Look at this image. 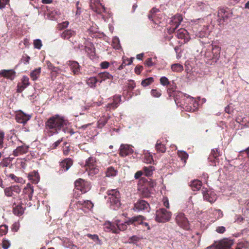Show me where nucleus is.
I'll return each instance as SVG.
<instances>
[{
    "instance_id": "nucleus-1",
    "label": "nucleus",
    "mask_w": 249,
    "mask_h": 249,
    "mask_svg": "<svg viewBox=\"0 0 249 249\" xmlns=\"http://www.w3.org/2000/svg\"><path fill=\"white\" fill-rule=\"evenodd\" d=\"M68 120L58 114L50 117L45 123V129L48 136L58 134L62 130L64 133H69L71 135L75 132L70 127Z\"/></svg>"
},
{
    "instance_id": "nucleus-2",
    "label": "nucleus",
    "mask_w": 249,
    "mask_h": 249,
    "mask_svg": "<svg viewBox=\"0 0 249 249\" xmlns=\"http://www.w3.org/2000/svg\"><path fill=\"white\" fill-rule=\"evenodd\" d=\"M107 203L109 208L112 210H118L122 205L121 195L117 189H112L107 192V196H105Z\"/></svg>"
},
{
    "instance_id": "nucleus-3",
    "label": "nucleus",
    "mask_w": 249,
    "mask_h": 249,
    "mask_svg": "<svg viewBox=\"0 0 249 249\" xmlns=\"http://www.w3.org/2000/svg\"><path fill=\"white\" fill-rule=\"evenodd\" d=\"M61 37L64 39L69 40L72 45L73 48L75 51H77L79 49H82V48H84L85 52H89L91 51V49L89 47L84 46L81 44H77L76 34L75 31L72 30H66L61 34Z\"/></svg>"
},
{
    "instance_id": "nucleus-4",
    "label": "nucleus",
    "mask_w": 249,
    "mask_h": 249,
    "mask_svg": "<svg viewBox=\"0 0 249 249\" xmlns=\"http://www.w3.org/2000/svg\"><path fill=\"white\" fill-rule=\"evenodd\" d=\"M212 52L208 51L205 53V57L208 61L212 62H207L210 65L216 63L220 57L221 48L217 45L212 44Z\"/></svg>"
},
{
    "instance_id": "nucleus-5",
    "label": "nucleus",
    "mask_w": 249,
    "mask_h": 249,
    "mask_svg": "<svg viewBox=\"0 0 249 249\" xmlns=\"http://www.w3.org/2000/svg\"><path fill=\"white\" fill-rule=\"evenodd\" d=\"M183 18L181 15L176 14L173 17L169 22L167 28L168 33L170 35L175 32V30L179 26L181 22L182 21Z\"/></svg>"
},
{
    "instance_id": "nucleus-6",
    "label": "nucleus",
    "mask_w": 249,
    "mask_h": 249,
    "mask_svg": "<svg viewBox=\"0 0 249 249\" xmlns=\"http://www.w3.org/2000/svg\"><path fill=\"white\" fill-rule=\"evenodd\" d=\"M171 216L172 213L170 212L164 208H160L156 212L155 220L158 222L164 223L168 221Z\"/></svg>"
},
{
    "instance_id": "nucleus-7",
    "label": "nucleus",
    "mask_w": 249,
    "mask_h": 249,
    "mask_svg": "<svg viewBox=\"0 0 249 249\" xmlns=\"http://www.w3.org/2000/svg\"><path fill=\"white\" fill-rule=\"evenodd\" d=\"M174 100L177 106L180 107L183 109H186L187 101L186 99L188 96L180 91H176L174 93Z\"/></svg>"
},
{
    "instance_id": "nucleus-8",
    "label": "nucleus",
    "mask_w": 249,
    "mask_h": 249,
    "mask_svg": "<svg viewBox=\"0 0 249 249\" xmlns=\"http://www.w3.org/2000/svg\"><path fill=\"white\" fill-rule=\"evenodd\" d=\"M133 210L137 212H148L150 210L149 204L144 200L141 199H138L134 204Z\"/></svg>"
},
{
    "instance_id": "nucleus-9",
    "label": "nucleus",
    "mask_w": 249,
    "mask_h": 249,
    "mask_svg": "<svg viewBox=\"0 0 249 249\" xmlns=\"http://www.w3.org/2000/svg\"><path fill=\"white\" fill-rule=\"evenodd\" d=\"M91 9L97 14L100 15L102 16V18L106 20L104 16L102 15L103 12H106V8L104 5L100 3V1L98 0L96 1L94 3H91L90 4Z\"/></svg>"
},
{
    "instance_id": "nucleus-10",
    "label": "nucleus",
    "mask_w": 249,
    "mask_h": 249,
    "mask_svg": "<svg viewBox=\"0 0 249 249\" xmlns=\"http://www.w3.org/2000/svg\"><path fill=\"white\" fill-rule=\"evenodd\" d=\"M187 101V106H186V111L194 112L195 111L198 106V103L194 99L193 97H192L188 95V98L186 99Z\"/></svg>"
},
{
    "instance_id": "nucleus-11",
    "label": "nucleus",
    "mask_w": 249,
    "mask_h": 249,
    "mask_svg": "<svg viewBox=\"0 0 249 249\" xmlns=\"http://www.w3.org/2000/svg\"><path fill=\"white\" fill-rule=\"evenodd\" d=\"M217 15L218 18V20L219 22L221 21L225 22L231 17L232 13L230 10L220 8L218 10Z\"/></svg>"
},
{
    "instance_id": "nucleus-12",
    "label": "nucleus",
    "mask_w": 249,
    "mask_h": 249,
    "mask_svg": "<svg viewBox=\"0 0 249 249\" xmlns=\"http://www.w3.org/2000/svg\"><path fill=\"white\" fill-rule=\"evenodd\" d=\"M176 221L178 224L185 229L188 228V221L186 217H185L184 213H180L178 214L176 217Z\"/></svg>"
},
{
    "instance_id": "nucleus-13",
    "label": "nucleus",
    "mask_w": 249,
    "mask_h": 249,
    "mask_svg": "<svg viewBox=\"0 0 249 249\" xmlns=\"http://www.w3.org/2000/svg\"><path fill=\"white\" fill-rule=\"evenodd\" d=\"M202 194L204 200L212 203L215 202L217 197L215 194L211 191H208L206 189L202 188Z\"/></svg>"
},
{
    "instance_id": "nucleus-14",
    "label": "nucleus",
    "mask_w": 249,
    "mask_h": 249,
    "mask_svg": "<svg viewBox=\"0 0 249 249\" xmlns=\"http://www.w3.org/2000/svg\"><path fill=\"white\" fill-rule=\"evenodd\" d=\"M95 158L92 157L89 158L86 161V166L87 170L88 168L89 169L90 174H96L98 172V169L94 167L95 165Z\"/></svg>"
},
{
    "instance_id": "nucleus-15",
    "label": "nucleus",
    "mask_w": 249,
    "mask_h": 249,
    "mask_svg": "<svg viewBox=\"0 0 249 249\" xmlns=\"http://www.w3.org/2000/svg\"><path fill=\"white\" fill-rule=\"evenodd\" d=\"M176 34V36L178 39L183 40L184 43L188 42L190 39V36L189 34V33L185 29H179L178 30Z\"/></svg>"
},
{
    "instance_id": "nucleus-16",
    "label": "nucleus",
    "mask_w": 249,
    "mask_h": 249,
    "mask_svg": "<svg viewBox=\"0 0 249 249\" xmlns=\"http://www.w3.org/2000/svg\"><path fill=\"white\" fill-rule=\"evenodd\" d=\"M31 116L22 111L18 112L16 115V120L18 123L25 124L31 119Z\"/></svg>"
},
{
    "instance_id": "nucleus-17",
    "label": "nucleus",
    "mask_w": 249,
    "mask_h": 249,
    "mask_svg": "<svg viewBox=\"0 0 249 249\" xmlns=\"http://www.w3.org/2000/svg\"><path fill=\"white\" fill-rule=\"evenodd\" d=\"M133 152V150L130 145L122 144L120 147L119 155L121 157H125Z\"/></svg>"
},
{
    "instance_id": "nucleus-18",
    "label": "nucleus",
    "mask_w": 249,
    "mask_h": 249,
    "mask_svg": "<svg viewBox=\"0 0 249 249\" xmlns=\"http://www.w3.org/2000/svg\"><path fill=\"white\" fill-rule=\"evenodd\" d=\"M233 244V241L231 240L224 239L217 245L216 249H233L231 248Z\"/></svg>"
},
{
    "instance_id": "nucleus-19",
    "label": "nucleus",
    "mask_w": 249,
    "mask_h": 249,
    "mask_svg": "<svg viewBox=\"0 0 249 249\" xmlns=\"http://www.w3.org/2000/svg\"><path fill=\"white\" fill-rule=\"evenodd\" d=\"M33 193V186L30 183H28L23 190L24 198L31 200L32 198Z\"/></svg>"
},
{
    "instance_id": "nucleus-20",
    "label": "nucleus",
    "mask_w": 249,
    "mask_h": 249,
    "mask_svg": "<svg viewBox=\"0 0 249 249\" xmlns=\"http://www.w3.org/2000/svg\"><path fill=\"white\" fill-rule=\"evenodd\" d=\"M68 65L74 75H78L80 73L81 66L77 61H69Z\"/></svg>"
},
{
    "instance_id": "nucleus-21",
    "label": "nucleus",
    "mask_w": 249,
    "mask_h": 249,
    "mask_svg": "<svg viewBox=\"0 0 249 249\" xmlns=\"http://www.w3.org/2000/svg\"><path fill=\"white\" fill-rule=\"evenodd\" d=\"M72 164V160L69 158L66 159L60 163L61 169L59 171L60 173H62L69 170Z\"/></svg>"
},
{
    "instance_id": "nucleus-22",
    "label": "nucleus",
    "mask_w": 249,
    "mask_h": 249,
    "mask_svg": "<svg viewBox=\"0 0 249 249\" xmlns=\"http://www.w3.org/2000/svg\"><path fill=\"white\" fill-rule=\"evenodd\" d=\"M0 76L12 80L16 76V72L13 70H2L0 71Z\"/></svg>"
},
{
    "instance_id": "nucleus-23",
    "label": "nucleus",
    "mask_w": 249,
    "mask_h": 249,
    "mask_svg": "<svg viewBox=\"0 0 249 249\" xmlns=\"http://www.w3.org/2000/svg\"><path fill=\"white\" fill-rule=\"evenodd\" d=\"M29 148V147L25 144L18 146L13 151V154L14 156L17 157L26 154L28 152Z\"/></svg>"
},
{
    "instance_id": "nucleus-24",
    "label": "nucleus",
    "mask_w": 249,
    "mask_h": 249,
    "mask_svg": "<svg viewBox=\"0 0 249 249\" xmlns=\"http://www.w3.org/2000/svg\"><path fill=\"white\" fill-rule=\"evenodd\" d=\"M121 101V95H116L113 96V102L108 103L107 105V108L109 109H114L119 106V103Z\"/></svg>"
},
{
    "instance_id": "nucleus-25",
    "label": "nucleus",
    "mask_w": 249,
    "mask_h": 249,
    "mask_svg": "<svg viewBox=\"0 0 249 249\" xmlns=\"http://www.w3.org/2000/svg\"><path fill=\"white\" fill-rule=\"evenodd\" d=\"M220 155V152L218 151V149H213L211 151V155L208 158V160L212 162L213 163H214V165H216V162H218V157Z\"/></svg>"
},
{
    "instance_id": "nucleus-26",
    "label": "nucleus",
    "mask_w": 249,
    "mask_h": 249,
    "mask_svg": "<svg viewBox=\"0 0 249 249\" xmlns=\"http://www.w3.org/2000/svg\"><path fill=\"white\" fill-rule=\"evenodd\" d=\"M97 76V78L98 79L99 83H101L103 81H105L107 79H113V76L111 74H109L108 72L106 71L98 73Z\"/></svg>"
},
{
    "instance_id": "nucleus-27",
    "label": "nucleus",
    "mask_w": 249,
    "mask_h": 249,
    "mask_svg": "<svg viewBox=\"0 0 249 249\" xmlns=\"http://www.w3.org/2000/svg\"><path fill=\"white\" fill-rule=\"evenodd\" d=\"M104 230L106 231H112L113 233H117L115 221L113 223L107 222L104 224Z\"/></svg>"
},
{
    "instance_id": "nucleus-28",
    "label": "nucleus",
    "mask_w": 249,
    "mask_h": 249,
    "mask_svg": "<svg viewBox=\"0 0 249 249\" xmlns=\"http://www.w3.org/2000/svg\"><path fill=\"white\" fill-rule=\"evenodd\" d=\"M29 179L34 184H36L39 180V176L37 171H34L29 174L28 176Z\"/></svg>"
},
{
    "instance_id": "nucleus-29",
    "label": "nucleus",
    "mask_w": 249,
    "mask_h": 249,
    "mask_svg": "<svg viewBox=\"0 0 249 249\" xmlns=\"http://www.w3.org/2000/svg\"><path fill=\"white\" fill-rule=\"evenodd\" d=\"M115 224L116 225L117 233H119L120 231H124L127 229V222L121 223L120 220L117 219L115 220Z\"/></svg>"
},
{
    "instance_id": "nucleus-30",
    "label": "nucleus",
    "mask_w": 249,
    "mask_h": 249,
    "mask_svg": "<svg viewBox=\"0 0 249 249\" xmlns=\"http://www.w3.org/2000/svg\"><path fill=\"white\" fill-rule=\"evenodd\" d=\"M110 118L109 115H104L101 117L97 122V127L99 128H103L107 123L108 119Z\"/></svg>"
},
{
    "instance_id": "nucleus-31",
    "label": "nucleus",
    "mask_w": 249,
    "mask_h": 249,
    "mask_svg": "<svg viewBox=\"0 0 249 249\" xmlns=\"http://www.w3.org/2000/svg\"><path fill=\"white\" fill-rule=\"evenodd\" d=\"M97 83H99V80L97 76L95 77H91L86 80L87 84L92 88L96 87Z\"/></svg>"
},
{
    "instance_id": "nucleus-32",
    "label": "nucleus",
    "mask_w": 249,
    "mask_h": 249,
    "mask_svg": "<svg viewBox=\"0 0 249 249\" xmlns=\"http://www.w3.org/2000/svg\"><path fill=\"white\" fill-rule=\"evenodd\" d=\"M190 186L194 191H198L202 186V182L199 180H194L191 182Z\"/></svg>"
},
{
    "instance_id": "nucleus-33",
    "label": "nucleus",
    "mask_w": 249,
    "mask_h": 249,
    "mask_svg": "<svg viewBox=\"0 0 249 249\" xmlns=\"http://www.w3.org/2000/svg\"><path fill=\"white\" fill-rule=\"evenodd\" d=\"M41 73V68H36L30 72V77L33 81L36 80L39 77Z\"/></svg>"
},
{
    "instance_id": "nucleus-34",
    "label": "nucleus",
    "mask_w": 249,
    "mask_h": 249,
    "mask_svg": "<svg viewBox=\"0 0 249 249\" xmlns=\"http://www.w3.org/2000/svg\"><path fill=\"white\" fill-rule=\"evenodd\" d=\"M86 236L92 239L94 242H95V244L97 245H102L103 244V242L99 238L98 235L97 234H91L90 233H88Z\"/></svg>"
},
{
    "instance_id": "nucleus-35",
    "label": "nucleus",
    "mask_w": 249,
    "mask_h": 249,
    "mask_svg": "<svg viewBox=\"0 0 249 249\" xmlns=\"http://www.w3.org/2000/svg\"><path fill=\"white\" fill-rule=\"evenodd\" d=\"M24 209L20 205H18L13 209V212L15 215L21 216L24 213Z\"/></svg>"
},
{
    "instance_id": "nucleus-36",
    "label": "nucleus",
    "mask_w": 249,
    "mask_h": 249,
    "mask_svg": "<svg viewBox=\"0 0 249 249\" xmlns=\"http://www.w3.org/2000/svg\"><path fill=\"white\" fill-rule=\"evenodd\" d=\"M118 173V171L112 166H110L107 168L106 172V176L107 177H115Z\"/></svg>"
},
{
    "instance_id": "nucleus-37",
    "label": "nucleus",
    "mask_w": 249,
    "mask_h": 249,
    "mask_svg": "<svg viewBox=\"0 0 249 249\" xmlns=\"http://www.w3.org/2000/svg\"><path fill=\"white\" fill-rule=\"evenodd\" d=\"M157 151L159 152L164 153L166 151V147L160 140H158L155 145Z\"/></svg>"
},
{
    "instance_id": "nucleus-38",
    "label": "nucleus",
    "mask_w": 249,
    "mask_h": 249,
    "mask_svg": "<svg viewBox=\"0 0 249 249\" xmlns=\"http://www.w3.org/2000/svg\"><path fill=\"white\" fill-rule=\"evenodd\" d=\"M209 35V31L206 27H204L198 33H197L196 36L199 38H203L208 37Z\"/></svg>"
},
{
    "instance_id": "nucleus-39",
    "label": "nucleus",
    "mask_w": 249,
    "mask_h": 249,
    "mask_svg": "<svg viewBox=\"0 0 249 249\" xmlns=\"http://www.w3.org/2000/svg\"><path fill=\"white\" fill-rule=\"evenodd\" d=\"M143 216L139 215L137 216H134L127 221V225L136 224V222H141L143 220Z\"/></svg>"
},
{
    "instance_id": "nucleus-40",
    "label": "nucleus",
    "mask_w": 249,
    "mask_h": 249,
    "mask_svg": "<svg viewBox=\"0 0 249 249\" xmlns=\"http://www.w3.org/2000/svg\"><path fill=\"white\" fill-rule=\"evenodd\" d=\"M78 203L89 210H90L93 207V203L90 201L88 200L79 201Z\"/></svg>"
},
{
    "instance_id": "nucleus-41",
    "label": "nucleus",
    "mask_w": 249,
    "mask_h": 249,
    "mask_svg": "<svg viewBox=\"0 0 249 249\" xmlns=\"http://www.w3.org/2000/svg\"><path fill=\"white\" fill-rule=\"evenodd\" d=\"M197 9L199 11H204L208 8V4L207 2L198 1L196 3Z\"/></svg>"
},
{
    "instance_id": "nucleus-42",
    "label": "nucleus",
    "mask_w": 249,
    "mask_h": 249,
    "mask_svg": "<svg viewBox=\"0 0 249 249\" xmlns=\"http://www.w3.org/2000/svg\"><path fill=\"white\" fill-rule=\"evenodd\" d=\"M113 47L117 50L121 49V46L120 43V40L117 36H114L112 38V44Z\"/></svg>"
},
{
    "instance_id": "nucleus-43",
    "label": "nucleus",
    "mask_w": 249,
    "mask_h": 249,
    "mask_svg": "<svg viewBox=\"0 0 249 249\" xmlns=\"http://www.w3.org/2000/svg\"><path fill=\"white\" fill-rule=\"evenodd\" d=\"M171 69L173 71L175 72H181L183 71V67L181 64L176 63L171 65Z\"/></svg>"
},
{
    "instance_id": "nucleus-44",
    "label": "nucleus",
    "mask_w": 249,
    "mask_h": 249,
    "mask_svg": "<svg viewBox=\"0 0 249 249\" xmlns=\"http://www.w3.org/2000/svg\"><path fill=\"white\" fill-rule=\"evenodd\" d=\"M154 170V167L149 165L148 167H144L143 170L144 172L145 175L147 177L150 176L152 174V172Z\"/></svg>"
},
{
    "instance_id": "nucleus-45",
    "label": "nucleus",
    "mask_w": 249,
    "mask_h": 249,
    "mask_svg": "<svg viewBox=\"0 0 249 249\" xmlns=\"http://www.w3.org/2000/svg\"><path fill=\"white\" fill-rule=\"evenodd\" d=\"M153 82H154L153 78L150 77H149L143 80L142 81L141 84L143 87H145L146 86H149L151 84H152Z\"/></svg>"
},
{
    "instance_id": "nucleus-46",
    "label": "nucleus",
    "mask_w": 249,
    "mask_h": 249,
    "mask_svg": "<svg viewBox=\"0 0 249 249\" xmlns=\"http://www.w3.org/2000/svg\"><path fill=\"white\" fill-rule=\"evenodd\" d=\"M22 85L21 87V90L24 89L29 85V78L27 76H23L22 79Z\"/></svg>"
},
{
    "instance_id": "nucleus-47",
    "label": "nucleus",
    "mask_w": 249,
    "mask_h": 249,
    "mask_svg": "<svg viewBox=\"0 0 249 249\" xmlns=\"http://www.w3.org/2000/svg\"><path fill=\"white\" fill-rule=\"evenodd\" d=\"M141 194L143 197L147 198L150 196V193L147 188L143 187L141 191Z\"/></svg>"
},
{
    "instance_id": "nucleus-48",
    "label": "nucleus",
    "mask_w": 249,
    "mask_h": 249,
    "mask_svg": "<svg viewBox=\"0 0 249 249\" xmlns=\"http://www.w3.org/2000/svg\"><path fill=\"white\" fill-rule=\"evenodd\" d=\"M84 180L81 178H79L78 179L76 180L74 182L76 188L77 189L82 191V188L84 185Z\"/></svg>"
},
{
    "instance_id": "nucleus-49",
    "label": "nucleus",
    "mask_w": 249,
    "mask_h": 249,
    "mask_svg": "<svg viewBox=\"0 0 249 249\" xmlns=\"http://www.w3.org/2000/svg\"><path fill=\"white\" fill-rule=\"evenodd\" d=\"M159 9L156 8H153L150 10V14L148 15V18L150 20L154 21V18H155V14H156L158 12H159Z\"/></svg>"
},
{
    "instance_id": "nucleus-50",
    "label": "nucleus",
    "mask_w": 249,
    "mask_h": 249,
    "mask_svg": "<svg viewBox=\"0 0 249 249\" xmlns=\"http://www.w3.org/2000/svg\"><path fill=\"white\" fill-rule=\"evenodd\" d=\"M151 94L154 97L159 98L161 95V90L160 89H152L151 90Z\"/></svg>"
},
{
    "instance_id": "nucleus-51",
    "label": "nucleus",
    "mask_w": 249,
    "mask_h": 249,
    "mask_svg": "<svg viewBox=\"0 0 249 249\" xmlns=\"http://www.w3.org/2000/svg\"><path fill=\"white\" fill-rule=\"evenodd\" d=\"M234 219V222L238 224H240L244 221L245 218L240 214H235Z\"/></svg>"
},
{
    "instance_id": "nucleus-52",
    "label": "nucleus",
    "mask_w": 249,
    "mask_h": 249,
    "mask_svg": "<svg viewBox=\"0 0 249 249\" xmlns=\"http://www.w3.org/2000/svg\"><path fill=\"white\" fill-rule=\"evenodd\" d=\"M8 226L5 225L0 226V236L5 235L8 231Z\"/></svg>"
},
{
    "instance_id": "nucleus-53",
    "label": "nucleus",
    "mask_w": 249,
    "mask_h": 249,
    "mask_svg": "<svg viewBox=\"0 0 249 249\" xmlns=\"http://www.w3.org/2000/svg\"><path fill=\"white\" fill-rule=\"evenodd\" d=\"M42 42L40 39H36L34 41V47L37 49H40L42 47Z\"/></svg>"
},
{
    "instance_id": "nucleus-54",
    "label": "nucleus",
    "mask_w": 249,
    "mask_h": 249,
    "mask_svg": "<svg viewBox=\"0 0 249 249\" xmlns=\"http://www.w3.org/2000/svg\"><path fill=\"white\" fill-rule=\"evenodd\" d=\"M178 156L182 160L185 161L188 158V154L185 151H180L178 153Z\"/></svg>"
},
{
    "instance_id": "nucleus-55",
    "label": "nucleus",
    "mask_w": 249,
    "mask_h": 249,
    "mask_svg": "<svg viewBox=\"0 0 249 249\" xmlns=\"http://www.w3.org/2000/svg\"><path fill=\"white\" fill-rule=\"evenodd\" d=\"M160 83L164 86H167L170 84L168 79L165 76H162L160 78Z\"/></svg>"
},
{
    "instance_id": "nucleus-56",
    "label": "nucleus",
    "mask_w": 249,
    "mask_h": 249,
    "mask_svg": "<svg viewBox=\"0 0 249 249\" xmlns=\"http://www.w3.org/2000/svg\"><path fill=\"white\" fill-rule=\"evenodd\" d=\"M64 145L63 146V154L65 155H68L70 151V145L68 144L67 142H65L64 143Z\"/></svg>"
},
{
    "instance_id": "nucleus-57",
    "label": "nucleus",
    "mask_w": 249,
    "mask_h": 249,
    "mask_svg": "<svg viewBox=\"0 0 249 249\" xmlns=\"http://www.w3.org/2000/svg\"><path fill=\"white\" fill-rule=\"evenodd\" d=\"M213 213L216 217L217 219L222 217L223 215L222 211L220 209L215 210L213 211Z\"/></svg>"
},
{
    "instance_id": "nucleus-58",
    "label": "nucleus",
    "mask_w": 249,
    "mask_h": 249,
    "mask_svg": "<svg viewBox=\"0 0 249 249\" xmlns=\"http://www.w3.org/2000/svg\"><path fill=\"white\" fill-rule=\"evenodd\" d=\"M30 59V57L25 54L23 55L22 58H21L20 62L23 63L24 64H28L29 63V60Z\"/></svg>"
},
{
    "instance_id": "nucleus-59",
    "label": "nucleus",
    "mask_w": 249,
    "mask_h": 249,
    "mask_svg": "<svg viewBox=\"0 0 249 249\" xmlns=\"http://www.w3.org/2000/svg\"><path fill=\"white\" fill-rule=\"evenodd\" d=\"M4 193L7 196H12L14 195L11 187L5 188L4 189Z\"/></svg>"
},
{
    "instance_id": "nucleus-60",
    "label": "nucleus",
    "mask_w": 249,
    "mask_h": 249,
    "mask_svg": "<svg viewBox=\"0 0 249 249\" xmlns=\"http://www.w3.org/2000/svg\"><path fill=\"white\" fill-rule=\"evenodd\" d=\"M4 137V132L0 131V149L4 147L3 145V140Z\"/></svg>"
},
{
    "instance_id": "nucleus-61",
    "label": "nucleus",
    "mask_w": 249,
    "mask_h": 249,
    "mask_svg": "<svg viewBox=\"0 0 249 249\" xmlns=\"http://www.w3.org/2000/svg\"><path fill=\"white\" fill-rule=\"evenodd\" d=\"M11 164V162L8 161L6 158L3 159L0 162V165L3 167H7Z\"/></svg>"
},
{
    "instance_id": "nucleus-62",
    "label": "nucleus",
    "mask_w": 249,
    "mask_h": 249,
    "mask_svg": "<svg viewBox=\"0 0 249 249\" xmlns=\"http://www.w3.org/2000/svg\"><path fill=\"white\" fill-rule=\"evenodd\" d=\"M10 245L9 241L7 240H3L2 243V247L3 249H7Z\"/></svg>"
},
{
    "instance_id": "nucleus-63",
    "label": "nucleus",
    "mask_w": 249,
    "mask_h": 249,
    "mask_svg": "<svg viewBox=\"0 0 249 249\" xmlns=\"http://www.w3.org/2000/svg\"><path fill=\"white\" fill-rule=\"evenodd\" d=\"M143 69V67L141 65H137L135 68V72L137 74H140Z\"/></svg>"
},
{
    "instance_id": "nucleus-64",
    "label": "nucleus",
    "mask_w": 249,
    "mask_h": 249,
    "mask_svg": "<svg viewBox=\"0 0 249 249\" xmlns=\"http://www.w3.org/2000/svg\"><path fill=\"white\" fill-rule=\"evenodd\" d=\"M215 231L218 233H223L225 231L226 229L225 227L224 226H219L216 228Z\"/></svg>"
}]
</instances>
